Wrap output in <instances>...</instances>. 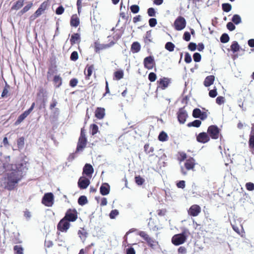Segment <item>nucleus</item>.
Here are the masks:
<instances>
[{
    "label": "nucleus",
    "mask_w": 254,
    "mask_h": 254,
    "mask_svg": "<svg viewBox=\"0 0 254 254\" xmlns=\"http://www.w3.org/2000/svg\"><path fill=\"white\" fill-rule=\"evenodd\" d=\"M144 151L146 153H152L154 151V148L153 147H150L149 144H145L144 145Z\"/></svg>",
    "instance_id": "13d9d810"
},
{
    "label": "nucleus",
    "mask_w": 254,
    "mask_h": 254,
    "mask_svg": "<svg viewBox=\"0 0 254 254\" xmlns=\"http://www.w3.org/2000/svg\"><path fill=\"white\" fill-rule=\"evenodd\" d=\"M196 140L199 142L205 143L209 141L210 137L206 132H202L198 134Z\"/></svg>",
    "instance_id": "ddd939ff"
},
{
    "label": "nucleus",
    "mask_w": 254,
    "mask_h": 254,
    "mask_svg": "<svg viewBox=\"0 0 254 254\" xmlns=\"http://www.w3.org/2000/svg\"><path fill=\"white\" fill-rule=\"evenodd\" d=\"M232 22H229L226 25V27L230 31H234L236 29V26Z\"/></svg>",
    "instance_id": "5fc2aeb1"
},
{
    "label": "nucleus",
    "mask_w": 254,
    "mask_h": 254,
    "mask_svg": "<svg viewBox=\"0 0 254 254\" xmlns=\"http://www.w3.org/2000/svg\"><path fill=\"white\" fill-rule=\"evenodd\" d=\"M157 78L156 74L153 72H150L148 75V79L150 82H154Z\"/></svg>",
    "instance_id": "bf43d9fd"
},
{
    "label": "nucleus",
    "mask_w": 254,
    "mask_h": 254,
    "mask_svg": "<svg viewBox=\"0 0 254 254\" xmlns=\"http://www.w3.org/2000/svg\"><path fill=\"white\" fill-rule=\"evenodd\" d=\"M14 238L12 239L13 242L15 244L21 243V241L19 238V234L18 233H13Z\"/></svg>",
    "instance_id": "864d4df0"
},
{
    "label": "nucleus",
    "mask_w": 254,
    "mask_h": 254,
    "mask_svg": "<svg viewBox=\"0 0 254 254\" xmlns=\"http://www.w3.org/2000/svg\"><path fill=\"white\" fill-rule=\"evenodd\" d=\"M194 165L195 160L192 157H190L189 159H187L185 163V166L188 170L192 169Z\"/></svg>",
    "instance_id": "412c9836"
},
{
    "label": "nucleus",
    "mask_w": 254,
    "mask_h": 254,
    "mask_svg": "<svg viewBox=\"0 0 254 254\" xmlns=\"http://www.w3.org/2000/svg\"><path fill=\"white\" fill-rule=\"evenodd\" d=\"M53 81L56 88L60 87L62 84V78L59 75H56L54 76Z\"/></svg>",
    "instance_id": "bb28decb"
},
{
    "label": "nucleus",
    "mask_w": 254,
    "mask_h": 254,
    "mask_svg": "<svg viewBox=\"0 0 254 254\" xmlns=\"http://www.w3.org/2000/svg\"><path fill=\"white\" fill-rule=\"evenodd\" d=\"M24 141H25V138L23 136L19 137L17 140V147L19 150H21L23 149L24 146V144H25Z\"/></svg>",
    "instance_id": "c756f323"
},
{
    "label": "nucleus",
    "mask_w": 254,
    "mask_h": 254,
    "mask_svg": "<svg viewBox=\"0 0 254 254\" xmlns=\"http://www.w3.org/2000/svg\"><path fill=\"white\" fill-rule=\"evenodd\" d=\"M220 129L216 125H211L207 129V133L209 137L213 139H217L219 138Z\"/></svg>",
    "instance_id": "20e7f679"
},
{
    "label": "nucleus",
    "mask_w": 254,
    "mask_h": 254,
    "mask_svg": "<svg viewBox=\"0 0 254 254\" xmlns=\"http://www.w3.org/2000/svg\"><path fill=\"white\" fill-rule=\"evenodd\" d=\"M249 145L251 148H254V125L251 128L249 140Z\"/></svg>",
    "instance_id": "393cba45"
},
{
    "label": "nucleus",
    "mask_w": 254,
    "mask_h": 254,
    "mask_svg": "<svg viewBox=\"0 0 254 254\" xmlns=\"http://www.w3.org/2000/svg\"><path fill=\"white\" fill-rule=\"evenodd\" d=\"M79 24V19L77 17L74 18L73 16H72L70 19V25L71 26L76 27L78 26Z\"/></svg>",
    "instance_id": "ea45409f"
},
{
    "label": "nucleus",
    "mask_w": 254,
    "mask_h": 254,
    "mask_svg": "<svg viewBox=\"0 0 254 254\" xmlns=\"http://www.w3.org/2000/svg\"><path fill=\"white\" fill-rule=\"evenodd\" d=\"M135 183L139 186L142 185L144 182V179L140 176H136L135 177Z\"/></svg>",
    "instance_id": "8fccbe9b"
},
{
    "label": "nucleus",
    "mask_w": 254,
    "mask_h": 254,
    "mask_svg": "<svg viewBox=\"0 0 254 254\" xmlns=\"http://www.w3.org/2000/svg\"><path fill=\"white\" fill-rule=\"evenodd\" d=\"M115 42L113 41H112L109 44H100L98 42H96L94 43L95 51L96 53H98L101 50H103L112 47L115 45Z\"/></svg>",
    "instance_id": "9d476101"
},
{
    "label": "nucleus",
    "mask_w": 254,
    "mask_h": 254,
    "mask_svg": "<svg viewBox=\"0 0 254 254\" xmlns=\"http://www.w3.org/2000/svg\"><path fill=\"white\" fill-rule=\"evenodd\" d=\"M175 47V45L171 42H167L165 45V49L169 52H173Z\"/></svg>",
    "instance_id": "4c0bfd02"
},
{
    "label": "nucleus",
    "mask_w": 254,
    "mask_h": 254,
    "mask_svg": "<svg viewBox=\"0 0 254 254\" xmlns=\"http://www.w3.org/2000/svg\"><path fill=\"white\" fill-rule=\"evenodd\" d=\"M151 31H148L146 33L145 37L144 39V42L146 43L151 42L152 40L151 39Z\"/></svg>",
    "instance_id": "a18cd8bd"
},
{
    "label": "nucleus",
    "mask_w": 254,
    "mask_h": 254,
    "mask_svg": "<svg viewBox=\"0 0 254 254\" xmlns=\"http://www.w3.org/2000/svg\"><path fill=\"white\" fill-rule=\"evenodd\" d=\"M222 10L226 12L230 11L232 9V5L229 3H224L222 4Z\"/></svg>",
    "instance_id": "58836bf2"
},
{
    "label": "nucleus",
    "mask_w": 254,
    "mask_h": 254,
    "mask_svg": "<svg viewBox=\"0 0 254 254\" xmlns=\"http://www.w3.org/2000/svg\"><path fill=\"white\" fill-rule=\"evenodd\" d=\"M215 80V76L214 75L207 76L204 79L203 84L205 87H209L213 84Z\"/></svg>",
    "instance_id": "5701e85b"
},
{
    "label": "nucleus",
    "mask_w": 254,
    "mask_h": 254,
    "mask_svg": "<svg viewBox=\"0 0 254 254\" xmlns=\"http://www.w3.org/2000/svg\"><path fill=\"white\" fill-rule=\"evenodd\" d=\"M23 3L24 0H18L12 6L11 9L18 10L23 5Z\"/></svg>",
    "instance_id": "cd10ccee"
},
{
    "label": "nucleus",
    "mask_w": 254,
    "mask_h": 254,
    "mask_svg": "<svg viewBox=\"0 0 254 254\" xmlns=\"http://www.w3.org/2000/svg\"><path fill=\"white\" fill-rule=\"evenodd\" d=\"M70 224L65 218H63L57 225L58 230L64 232H66L69 229Z\"/></svg>",
    "instance_id": "1a4fd4ad"
},
{
    "label": "nucleus",
    "mask_w": 254,
    "mask_h": 254,
    "mask_svg": "<svg viewBox=\"0 0 254 254\" xmlns=\"http://www.w3.org/2000/svg\"><path fill=\"white\" fill-rule=\"evenodd\" d=\"M27 169L26 164L23 163L15 164L3 163L2 165H0V175L5 171L6 172V184L4 188L9 190L14 189Z\"/></svg>",
    "instance_id": "f257e3e1"
},
{
    "label": "nucleus",
    "mask_w": 254,
    "mask_h": 254,
    "mask_svg": "<svg viewBox=\"0 0 254 254\" xmlns=\"http://www.w3.org/2000/svg\"><path fill=\"white\" fill-rule=\"evenodd\" d=\"M130 9L132 13L136 14L139 12L140 8L138 5L133 4L130 6Z\"/></svg>",
    "instance_id": "49530a36"
},
{
    "label": "nucleus",
    "mask_w": 254,
    "mask_h": 254,
    "mask_svg": "<svg viewBox=\"0 0 254 254\" xmlns=\"http://www.w3.org/2000/svg\"><path fill=\"white\" fill-rule=\"evenodd\" d=\"M110 186L107 183H104L102 184L100 188V192L102 195H106L110 193Z\"/></svg>",
    "instance_id": "a211bd4d"
},
{
    "label": "nucleus",
    "mask_w": 254,
    "mask_h": 254,
    "mask_svg": "<svg viewBox=\"0 0 254 254\" xmlns=\"http://www.w3.org/2000/svg\"><path fill=\"white\" fill-rule=\"evenodd\" d=\"M33 3L32 2L28 3L26 5H25L22 10L18 12V15L19 16H21L23 15L24 13L28 11L32 7Z\"/></svg>",
    "instance_id": "7c9ffc66"
},
{
    "label": "nucleus",
    "mask_w": 254,
    "mask_h": 254,
    "mask_svg": "<svg viewBox=\"0 0 254 254\" xmlns=\"http://www.w3.org/2000/svg\"><path fill=\"white\" fill-rule=\"evenodd\" d=\"M64 7L61 5H60L56 10V13L58 15H61L64 12Z\"/></svg>",
    "instance_id": "0e129e2a"
},
{
    "label": "nucleus",
    "mask_w": 254,
    "mask_h": 254,
    "mask_svg": "<svg viewBox=\"0 0 254 254\" xmlns=\"http://www.w3.org/2000/svg\"><path fill=\"white\" fill-rule=\"evenodd\" d=\"M94 172V169L92 166L88 163L85 164L83 169V174L87 176H91Z\"/></svg>",
    "instance_id": "6ab92c4d"
},
{
    "label": "nucleus",
    "mask_w": 254,
    "mask_h": 254,
    "mask_svg": "<svg viewBox=\"0 0 254 254\" xmlns=\"http://www.w3.org/2000/svg\"><path fill=\"white\" fill-rule=\"evenodd\" d=\"M78 83V80L77 78H72L69 81V85L71 87H74L76 86Z\"/></svg>",
    "instance_id": "338daca9"
},
{
    "label": "nucleus",
    "mask_w": 254,
    "mask_h": 254,
    "mask_svg": "<svg viewBox=\"0 0 254 254\" xmlns=\"http://www.w3.org/2000/svg\"><path fill=\"white\" fill-rule=\"evenodd\" d=\"M183 38V39L185 41H186L187 42H188V41H190V33L188 32V31H186L184 33Z\"/></svg>",
    "instance_id": "e2e57ef3"
},
{
    "label": "nucleus",
    "mask_w": 254,
    "mask_h": 254,
    "mask_svg": "<svg viewBox=\"0 0 254 254\" xmlns=\"http://www.w3.org/2000/svg\"><path fill=\"white\" fill-rule=\"evenodd\" d=\"M90 180L85 177H81L78 181V186L80 189H85L89 185Z\"/></svg>",
    "instance_id": "f8f14e48"
},
{
    "label": "nucleus",
    "mask_w": 254,
    "mask_h": 254,
    "mask_svg": "<svg viewBox=\"0 0 254 254\" xmlns=\"http://www.w3.org/2000/svg\"><path fill=\"white\" fill-rule=\"evenodd\" d=\"M192 117L194 118H199L201 120H204L207 117V114L205 112H202L199 108H195L193 110Z\"/></svg>",
    "instance_id": "9b49d317"
},
{
    "label": "nucleus",
    "mask_w": 254,
    "mask_h": 254,
    "mask_svg": "<svg viewBox=\"0 0 254 254\" xmlns=\"http://www.w3.org/2000/svg\"><path fill=\"white\" fill-rule=\"evenodd\" d=\"M154 63V57L151 56L145 58L143 61L144 67L148 69L152 68L153 66L151 64H152Z\"/></svg>",
    "instance_id": "2eb2a0df"
},
{
    "label": "nucleus",
    "mask_w": 254,
    "mask_h": 254,
    "mask_svg": "<svg viewBox=\"0 0 254 254\" xmlns=\"http://www.w3.org/2000/svg\"><path fill=\"white\" fill-rule=\"evenodd\" d=\"M168 138V136L166 132L164 131H162L160 132L158 139L160 141H167Z\"/></svg>",
    "instance_id": "473e14b6"
},
{
    "label": "nucleus",
    "mask_w": 254,
    "mask_h": 254,
    "mask_svg": "<svg viewBox=\"0 0 254 254\" xmlns=\"http://www.w3.org/2000/svg\"><path fill=\"white\" fill-rule=\"evenodd\" d=\"M138 235L143 239L144 241L147 242L150 238L144 231H139Z\"/></svg>",
    "instance_id": "09e8293b"
},
{
    "label": "nucleus",
    "mask_w": 254,
    "mask_h": 254,
    "mask_svg": "<svg viewBox=\"0 0 254 254\" xmlns=\"http://www.w3.org/2000/svg\"><path fill=\"white\" fill-rule=\"evenodd\" d=\"M80 41V35L78 33H74L71 35L70 42L71 45L76 43H78Z\"/></svg>",
    "instance_id": "4be33fe9"
},
{
    "label": "nucleus",
    "mask_w": 254,
    "mask_h": 254,
    "mask_svg": "<svg viewBox=\"0 0 254 254\" xmlns=\"http://www.w3.org/2000/svg\"><path fill=\"white\" fill-rule=\"evenodd\" d=\"M42 203L47 207H51L54 203V195L52 192L44 194L42 199Z\"/></svg>",
    "instance_id": "7ed1b4c3"
},
{
    "label": "nucleus",
    "mask_w": 254,
    "mask_h": 254,
    "mask_svg": "<svg viewBox=\"0 0 254 254\" xmlns=\"http://www.w3.org/2000/svg\"><path fill=\"white\" fill-rule=\"evenodd\" d=\"M119 214V212L117 209L111 210L109 214V217L111 219H115Z\"/></svg>",
    "instance_id": "c03bdc74"
},
{
    "label": "nucleus",
    "mask_w": 254,
    "mask_h": 254,
    "mask_svg": "<svg viewBox=\"0 0 254 254\" xmlns=\"http://www.w3.org/2000/svg\"><path fill=\"white\" fill-rule=\"evenodd\" d=\"M126 254H135V251L134 248L130 247L127 249Z\"/></svg>",
    "instance_id": "774afa93"
},
{
    "label": "nucleus",
    "mask_w": 254,
    "mask_h": 254,
    "mask_svg": "<svg viewBox=\"0 0 254 254\" xmlns=\"http://www.w3.org/2000/svg\"><path fill=\"white\" fill-rule=\"evenodd\" d=\"M88 202L87 197L85 195H81L78 199V203L81 206H83Z\"/></svg>",
    "instance_id": "c9c22d12"
},
{
    "label": "nucleus",
    "mask_w": 254,
    "mask_h": 254,
    "mask_svg": "<svg viewBox=\"0 0 254 254\" xmlns=\"http://www.w3.org/2000/svg\"><path fill=\"white\" fill-rule=\"evenodd\" d=\"M70 59L71 61H76L78 59V54L76 51H73L71 53Z\"/></svg>",
    "instance_id": "3c124183"
},
{
    "label": "nucleus",
    "mask_w": 254,
    "mask_h": 254,
    "mask_svg": "<svg viewBox=\"0 0 254 254\" xmlns=\"http://www.w3.org/2000/svg\"><path fill=\"white\" fill-rule=\"evenodd\" d=\"M193 59L196 63L199 62L201 60V56L200 54L197 52L194 53L193 55Z\"/></svg>",
    "instance_id": "de8ad7c7"
},
{
    "label": "nucleus",
    "mask_w": 254,
    "mask_h": 254,
    "mask_svg": "<svg viewBox=\"0 0 254 254\" xmlns=\"http://www.w3.org/2000/svg\"><path fill=\"white\" fill-rule=\"evenodd\" d=\"M157 83L159 84V87H160L162 89H165L169 85L170 83V79L167 77H162L159 79L157 81Z\"/></svg>",
    "instance_id": "dca6fc26"
},
{
    "label": "nucleus",
    "mask_w": 254,
    "mask_h": 254,
    "mask_svg": "<svg viewBox=\"0 0 254 254\" xmlns=\"http://www.w3.org/2000/svg\"><path fill=\"white\" fill-rule=\"evenodd\" d=\"M141 48L140 45L138 42H134L131 46V50L133 53H136L140 51Z\"/></svg>",
    "instance_id": "a878e982"
},
{
    "label": "nucleus",
    "mask_w": 254,
    "mask_h": 254,
    "mask_svg": "<svg viewBox=\"0 0 254 254\" xmlns=\"http://www.w3.org/2000/svg\"><path fill=\"white\" fill-rule=\"evenodd\" d=\"M201 124V121L199 120H195L193 122H190L188 124L187 126L188 127H198L200 126Z\"/></svg>",
    "instance_id": "72a5a7b5"
},
{
    "label": "nucleus",
    "mask_w": 254,
    "mask_h": 254,
    "mask_svg": "<svg viewBox=\"0 0 254 254\" xmlns=\"http://www.w3.org/2000/svg\"><path fill=\"white\" fill-rule=\"evenodd\" d=\"M230 40L229 36L227 33H223L222 34L220 38V42L222 43H226L229 42Z\"/></svg>",
    "instance_id": "a19ab883"
},
{
    "label": "nucleus",
    "mask_w": 254,
    "mask_h": 254,
    "mask_svg": "<svg viewBox=\"0 0 254 254\" xmlns=\"http://www.w3.org/2000/svg\"><path fill=\"white\" fill-rule=\"evenodd\" d=\"M35 103L33 102L31 107L28 110L25 111L22 114L19 116L15 123V125H18L20 124L33 111L35 107Z\"/></svg>",
    "instance_id": "0eeeda50"
},
{
    "label": "nucleus",
    "mask_w": 254,
    "mask_h": 254,
    "mask_svg": "<svg viewBox=\"0 0 254 254\" xmlns=\"http://www.w3.org/2000/svg\"><path fill=\"white\" fill-rule=\"evenodd\" d=\"M232 22H233L236 25H238L242 23V18L241 16L237 14H235L233 15L232 17Z\"/></svg>",
    "instance_id": "2f4dec72"
},
{
    "label": "nucleus",
    "mask_w": 254,
    "mask_h": 254,
    "mask_svg": "<svg viewBox=\"0 0 254 254\" xmlns=\"http://www.w3.org/2000/svg\"><path fill=\"white\" fill-rule=\"evenodd\" d=\"M189 234V231L184 229L182 233L175 235L172 238V242L175 246H179L183 244L186 241Z\"/></svg>",
    "instance_id": "f03ea898"
},
{
    "label": "nucleus",
    "mask_w": 254,
    "mask_h": 254,
    "mask_svg": "<svg viewBox=\"0 0 254 254\" xmlns=\"http://www.w3.org/2000/svg\"><path fill=\"white\" fill-rule=\"evenodd\" d=\"M240 48V45L237 41H234L231 46V50L233 53H235L239 51Z\"/></svg>",
    "instance_id": "f704fd0d"
},
{
    "label": "nucleus",
    "mask_w": 254,
    "mask_h": 254,
    "mask_svg": "<svg viewBox=\"0 0 254 254\" xmlns=\"http://www.w3.org/2000/svg\"><path fill=\"white\" fill-rule=\"evenodd\" d=\"M86 143V138H79L75 152L82 151V150L85 147Z\"/></svg>",
    "instance_id": "f3484780"
},
{
    "label": "nucleus",
    "mask_w": 254,
    "mask_h": 254,
    "mask_svg": "<svg viewBox=\"0 0 254 254\" xmlns=\"http://www.w3.org/2000/svg\"><path fill=\"white\" fill-rule=\"evenodd\" d=\"M146 242L148 245L153 249H156V247L158 245V242H157L156 241H155L154 239L151 237L148 239V240Z\"/></svg>",
    "instance_id": "c85d7f7f"
},
{
    "label": "nucleus",
    "mask_w": 254,
    "mask_h": 254,
    "mask_svg": "<svg viewBox=\"0 0 254 254\" xmlns=\"http://www.w3.org/2000/svg\"><path fill=\"white\" fill-rule=\"evenodd\" d=\"M191 61L192 59L189 53L186 52L185 55V62L187 64H189L191 63Z\"/></svg>",
    "instance_id": "052dcab7"
},
{
    "label": "nucleus",
    "mask_w": 254,
    "mask_h": 254,
    "mask_svg": "<svg viewBox=\"0 0 254 254\" xmlns=\"http://www.w3.org/2000/svg\"><path fill=\"white\" fill-rule=\"evenodd\" d=\"M93 68L94 65L93 64L90 65L89 66L87 65V74H86V75L88 77V78H89V77L91 75Z\"/></svg>",
    "instance_id": "603ef678"
},
{
    "label": "nucleus",
    "mask_w": 254,
    "mask_h": 254,
    "mask_svg": "<svg viewBox=\"0 0 254 254\" xmlns=\"http://www.w3.org/2000/svg\"><path fill=\"white\" fill-rule=\"evenodd\" d=\"M105 115V109L103 108L98 107L95 111V117L98 119H103Z\"/></svg>",
    "instance_id": "b1692460"
},
{
    "label": "nucleus",
    "mask_w": 254,
    "mask_h": 254,
    "mask_svg": "<svg viewBox=\"0 0 254 254\" xmlns=\"http://www.w3.org/2000/svg\"><path fill=\"white\" fill-rule=\"evenodd\" d=\"M177 119L180 124H184L188 117V114L185 107L179 109L177 113Z\"/></svg>",
    "instance_id": "39448f33"
},
{
    "label": "nucleus",
    "mask_w": 254,
    "mask_h": 254,
    "mask_svg": "<svg viewBox=\"0 0 254 254\" xmlns=\"http://www.w3.org/2000/svg\"><path fill=\"white\" fill-rule=\"evenodd\" d=\"M188 49L191 51H194L196 49L197 45L196 43L190 42L188 45Z\"/></svg>",
    "instance_id": "680f3d73"
},
{
    "label": "nucleus",
    "mask_w": 254,
    "mask_h": 254,
    "mask_svg": "<svg viewBox=\"0 0 254 254\" xmlns=\"http://www.w3.org/2000/svg\"><path fill=\"white\" fill-rule=\"evenodd\" d=\"M47 5V4L45 2L42 3L34 13L33 15L34 18H37L40 16L42 14V12L46 10Z\"/></svg>",
    "instance_id": "aec40b11"
},
{
    "label": "nucleus",
    "mask_w": 254,
    "mask_h": 254,
    "mask_svg": "<svg viewBox=\"0 0 254 254\" xmlns=\"http://www.w3.org/2000/svg\"><path fill=\"white\" fill-rule=\"evenodd\" d=\"M246 189L250 191L254 190V184L251 182L247 183L246 184Z\"/></svg>",
    "instance_id": "69168bd1"
},
{
    "label": "nucleus",
    "mask_w": 254,
    "mask_h": 254,
    "mask_svg": "<svg viewBox=\"0 0 254 254\" xmlns=\"http://www.w3.org/2000/svg\"><path fill=\"white\" fill-rule=\"evenodd\" d=\"M147 14L149 16L154 17L155 16L156 11L154 8L150 7L147 9Z\"/></svg>",
    "instance_id": "4d7b16f0"
},
{
    "label": "nucleus",
    "mask_w": 254,
    "mask_h": 254,
    "mask_svg": "<svg viewBox=\"0 0 254 254\" xmlns=\"http://www.w3.org/2000/svg\"><path fill=\"white\" fill-rule=\"evenodd\" d=\"M91 133L92 135L96 134L98 131V127L97 125L93 124L90 125Z\"/></svg>",
    "instance_id": "79ce46f5"
},
{
    "label": "nucleus",
    "mask_w": 254,
    "mask_h": 254,
    "mask_svg": "<svg viewBox=\"0 0 254 254\" xmlns=\"http://www.w3.org/2000/svg\"><path fill=\"white\" fill-rule=\"evenodd\" d=\"M175 29L177 31H181L184 29L186 26V20L185 18L182 16H178L174 22Z\"/></svg>",
    "instance_id": "423d86ee"
},
{
    "label": "nucleus",
    "mask_w": 254,
    "mask_h": 254,
    "mask_svg": "<svg viewBox=\"0 0 254 254\" xmlns=\"http://www.w3.org/2000/svg\"><path fill=\"white\" fill-rule=\"evenodd\" d=\"M15 254H23V248L20 245H15L13 247Z\"/></svg>",
    "instance_id": "e433bc0d"
},
{
    "label": "nucleus",
    "mask_w": 254,
    "mask_h": 254,
    "mask_svg": "<svg viewBox=\"0 0 254 254\" xmlns=\"http://www.w3.org/2000/svg\"><path fill=\"white\" fill-rule=\"evenodd\" d=\"M149 25L151 27H154L157 24V21L155 18H150L148 21Z\"/></svg>",
    "instance_id": "6e6d98bb"
},
{
    "label": "nucleus",
    "mask_w": 254,
    "mask_h": 254,
    "mask_svg": "<svg viewBox=\"0 0 254 254\" xmlns=\"http://www.w3.org/2000/svg\"><path fill=\"white\" fill-rule=\"evenodd\" d=\"M114 76L117 80H120L123 77L124 72L123 70H118L114 72Z\"/></svg>",
    "instance_id": "37998d69"
},
{
    "label": "nucleus",
    "mask_w": 254,
    "mask_h": 254,
    "mask_svg": "<svg viewBox=\"0 0 254 254\" xmlns=\"http://www.w3.org/2000/svg\"><path fill=\"white\" fill-rule=\"evenodd\" d=\"M64 218L68 222H74L77 218V212L75 209H69L65 213Z\"/></svg>",
    "instance_id": "6e6552de"
},
{
    "label": "nucleus",
    "mask_w": 254,
    "mask_h": 254,
    "mask_svg": "<svg viewBox=\"0 0 254 254\" xmlns=\"http://www.w3.org/2000/svg\"><path fill=\"white\" fill-rule=\"evenodd\" d=\"M201 208L198 205H192L188 210V213L192 216H196L200 212Z\"/></svg>",
    "instance_id": "4468645a"
}]
</instances>
